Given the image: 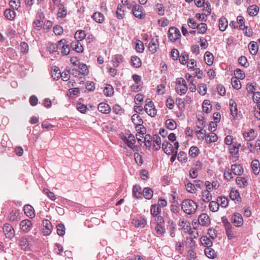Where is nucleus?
<instances>
[{"instance_id": "1", "label": "nucleus", "mask_w": 260, "mask_h": 260, "mask_svg": "<svg viewBox=\"0 0 260 260\" xmlns=\"http://www.w3.org/2000/svg\"><path fill=\"white\" fill-rule=\"evenodd\" d=\"M198 207L197 203L191 199H185L181 204L182 210L188 215L194 214Z\"/></svg>"}, {"instance_id": "2", "label": "nucleus", "mask_w": 260, "mask_h": 260, "mask_svg": "<svg viewBox=\"0 0 260 260\" xmlns=\"http://www.w3.org/2000/svg\"><path fill=\"white\" fill-rule=\"evenodd\" d=\"M144 109L146 112L151 117H154L156 115V110L154 106L153 103L150 99H146Z\"/></svg>"}, {"instance_id": "3", "label": "nucleus", "mask_w": 260, "mask_h": 260, "mask_svg": "<svg viewBox=\"0 0 260 260\" xmlns=\"http://www.w3.org/2000/svg\"><path fill=\"white\" fill-rule=\"evenodd\" d=\"M181 34L178 29L175 27H171L168 31V37L172 42L176 41L180 37Z\"/></svg>"}, {"instance_id": "4", "label": "nucleus", "mask_w": 260, "mask_h": 260, "mask_svg": "<svg viewBox=\"0 0 260 260\" xmlns=\"http://www.w3.org/2000/svg\"><path fill=\"white\" fill-rule=\"evenodd\" d=\"M143 7L139 5H135L132 7V12L134 15L139 19H143L145 14L143 12Z\"/></svg>"}, {"instance_id": "5", "label": "nucleus", "mask_w": 260, "mask_h": 260, "mask_svg": "<svg viewBox=\"0 0 260 260\" xmlns=\"http://www.w3.org/2000/svg\"><path fill=\"white\" fill-rule=\"evenodd\" d=\"M232 222L237 227H240L243 224L242 215L238 213H234L232 217Z\"/></svg>"}, {"instance_id": "6", "label": "nucleus", "mask_w": 260, "mask_h": 260, "mask_svg": "<svg viewBox=\"0 0 260 260\" xmlns=\"http://www.w3.org/2000/svg\"><path fill=\"white\" fill-rule=\"evenodd\" d=\"M3 231L6 237L12 239L14 237L15 231L12 226L9 224H5L3 228Z\"/></svg>"}, {"instance_id": "7", "label": "nucleus", "mask_w": 260, "mask_h": 260, "mask_svg": "<svg viewBox=\"0 0 260 260\" xmlns=\"http://www.w3.org/2000/svg\"><path fill=\"white\" fill-rule=\"evenodd\" d=\"M43 232L44 235L46 236L50 235L52 228L51 222L48 219L43 220Z\"/></svg>"}, {"instance_id": "8", "label": "nucleus", "mask_w": 260, "mask_h": 260, "mask_svg": "<svg viewBox=\"0 0 260 260\" xmlns=\"http://www.w3.org/2000/svg\"><path fill=\"white\" fill-rule=\"evenodd\" d=\"M66 40L64 39L61 40L59 41V48L61 49V52L63 55H67L69 54L70 49L68 45H65Z\"/></svg>"}, {"instance_id": "9", "label": "nucleus", "mask_w": 260, "mask_h": 260, "mask_svg": "<svg viewBox=\"0 0 260 260\" xmlns=\"http://www.w3.org/2000/svg\"><path fill=\"white\" fill-rule=\"evenodd\" d=\"M162 148L167 154H172L175 151L172 145L169 142H164L162 144Z\"/></svg>"}, {"instance_id": "10", "label": "nucleus", "mask_w": 260, "mask_h": 260, "mask_svg": "<svg viewBox=\"0 0 260 260\" xmlns=\"http://www.w3.org/2000/svg\"><path fill=\"white\" fill-rule=\"evenodd\" d=\"M24 214L30 218L35 216V211L33 207L29 205H26L23 208Z\"/></svg>"}, {"instance_id": "11", "label": "nucleus", "mask_w": 260, "mask_h": 260, "mask_svg": "<svg viewBox=\"0 0 260 260\" xmlns=\"http://www.w3.org/2000/svg\"><path fill=\"white\" fill-rule=\"evenodd\" d=\"M199 223L203 226H207L210 223L209 217L206 214H201L198 218Z\"/></svg>"}, {"instance_id": "12", "label": "nucleus", "mask_w": 260, "mask_h": 260, "mask_svg": "<svg viewBox=\"0 0 260 260\" xmlns=\"http://www.w3.org/2000/svg\"><path fill=\"white\" fill-rule=\"evenodd\" d=\"M31 224V222L29 219L23 220L20 223V228L22 231L27 232L30 230Z\"/></svg>"}, {"instance_id": "13", "label": "nucleus", "mask_w": 260, "mask_h": 260, "mask_svg": "<svg viewBox=\"0 0 260 260\" xmlns=\"http://www.w3.org/2000/svg\"><path fill=\"white\" fill-rule=\"evenodd\" d=\"M132 120L133 122L136 125V130L139 131V127H140V125H142L143 123L141 117L137 114H134L132 116Z\"/></svg>"}, {"instance_id": "14", "label": "nucleus", "mask_w": 260, "mask_h": 260, "mask_svg": "<svg viewBox=\"0 0 260 260\" xmlns=\"http://www.w3.org/2000/svg\"><path fill=\"white\" fill-rule=\"evenodd\" d=\"M159 43L158 40L153 38L149 44V50L152 53H154L156 52Z\"/></svg>"}, {"instance_id": "15", "label": "nucleus", "mask_w": 260, "mask_h": 260, "mask_svg": "<svg viewBox=\"0 0 260 260\" xmlns=\"http://www.w3.org/2000/svg\"><path fill=\"white\" fill-rule=\"evenodd\" d=\"M98 108L100 112L104 114H108L111 111L110 107L105 103H101Z\"/></svg>"}, {"instance_id": "16", "label": "nucleus", "mask_w": 260, "mask_h": 260, "mask_svg": "<svg viewBox=\"0 0 260 260\" xmlns=\"http://www.w3.org/2000/svg\"><path fill=\"white\" fill-rule=\"evenodd\" d=\"M71 47L77 52L80 53L83 51V47L80 43V41L76 40L71 44Z\"/></svg>"}, {"instance_id": "17", "label": "nucleus", "mask_w": 260, "mask_h": 260, "mask_svg": "<svg viewBox=\"0 0 260 260\" xmlns=\"http://www.w3.org/2000/svg\"><path fill=\"white\" fill-rule=\"evenodd\" d=\"M146 220L144 218L134 219L132 223L135 226L139 228H143L146 224Z\"/></svg>"}, {"instance_id": "18", "label": "nucleus", "mask_w": 260, "mask_h": 260, "mask_svg": "<svg viewBox=\"0 0 260 260\" xmlns=\"http://www.w3.org/2000/svg\"><path fill=\"white\" fill-rule=\"evenodd\" d=\"M229 105L230 108L231 114L233 117H235L238 114V109L237 104L233 99L230 100Z\"/></svg>"}, {"instance_id": "19", "label": "nucleus", "mask_w": 260, "mask_h": 260, "mask_svg": "<svg viewBox=\"0 0 260 260\" xmlns=\"http://www.w3.org/2000/svg\"><path fill=\"white\" fill-rule=\"evenodd\" d=\"M243 137L245 140L250 141L254 140L256 137V134L253 129H251L249 132H244Z\"/></svg>"}, {"instance_id": "20", "label": "nucleus", "mask_w": 260, "mask_h": 260, "mask_svg": "<svg viewBox=\"0 0 260 260\" xmlns=\"http://www.w3.org/2000/svg\"><path fill=\"white\" fill-rule=\"evenodd\" d=\"M5 17L8 20H14L16 17V13L13 9H7L4 12Z\"/></svg>"}, {"instance_id": "21", "label": "nucleus", "mask_w": 260, "mask_h": 260, "mask_svg": "<svg viewBox=\"0 0 260 260\" xmlns=\"http://www.w3.org/2000/svg\"><path fill=\"white\" fill-rule=\"evenodd\" d=\"M231 171L235 175H241L243 172V168L240 165H232Z\"/></svg>"}, {"instance_id": "22", "label": "nucleus", "mask_w": 260, "mask_h": 260, "mask_svg": "<svg viewBox=\"0 0 260 260\" xmlns=\"http://www.w3.org/2000/svg\"><path fill=\"white\" fill-rule=\"evenodd\" d=\"M153 147L156 150H158L160 148L161 140L160 138L158 135H154L153 137Z\"/></svg>"}, {"instance_id": "23", "label": "nucleus", "mask_w": 260, "mask_h": 260, "mask_svg": "<svg viewBox=\"0 0 260 260\" xmlns=\"http://www.w3.org/2000/svg\"><path fill=\"white\" fill-rule=\"evenodd\" d=\"M205 255L210 258H214L216 256V252L210 247H206L204 250Z\"/></svg>"}, {"instance_id": "24", "label": "nucleus", "mask_w": 260, "mask_h": 260, "mask_svg": "<svg viewBox=\"0 0 260 260\" xmlns=\"http://www.w3.org/2000/svg\"><path fill=\"white\" fill-rule=\"evenodd\" d=\"M228 25L227 19L225 17H221L219 20V28L221 31H224Z\"/></svg>"}, {"instance_id": "25", "label": "nucleus", "mask_w": 260, "mask_h": 260, "mask_svg": "<svg viewBox=\"0 0 260 260\" xmlns=\"http://www.w3.org/2000/svg\"><path fill=\"white\" fill-rule=\"evenodd\" d=\"M59 41L57 44L49 43L48 44L47 50L51 53L58 52V50L59 49Z\"/></svg>"}, {"instance_id": "26", "label": "nucleus", "mask_w": 260, "mask_h": 260, "mask_svg": "<svg viewBox=\"0 0 260 260\" xmlns=\"http://www.w3.org/2000/svg\"><path fill=\"white\" fill-rule=\"evenodd\" d=\"M258 47L257 43L254 41L251 42L249 44V49L251 54L256 55L257 53Z\"/></svg>"}, {"instance_id": "27", "label": "nucleus", "mask_w": 260, "mask_h": 260, "mask_svg": "<svg viewBox=\"0 0 260 260\" xmlns=\"http://www.w3.org/2000/svg\"><path fill=\"white\" fill-rule=\"evenodd\" d=\"M218 139L217 136L214 133H211L208 135H207L205 137V140L207 143H211L212 142H215L217 141Z\"/></svg>"}, {"instance_id": "28", "label": "nucleus", "mask_w": 260, "mask_h": 260, "mask_svg": "<svg viewBox=\"0 0 260 260\" xmlns=\"http://www.w3.org/2000/svg\"><path fill=\"white\" fill-rule=\"evenodd\" d=\"M259 11V7L256 5H252L248 8L247 11L251 16H254L257 15Z\"/></svg>"}, {"instance_id": "29", "label": "nucleus", "mask_w": 260, "mask_h": 260, "mask_svg": "<svg viewBox=\"0 0 260 260\" xmlns=\"http://www.w3.org/2000/svg\"><path fill=\"white\" fill-rule=\"evenodd\" d=\"M213 55L209 51L206 52L204 55V59L208 65L211 66L213 64Z\"/></svg>"}, {"instance_id": "30", "label": "nucleus", "mask_w": 260, "mask_h": 260, "mask_svg": "<svg viewBox=\"0 0 260 260\" xmlns=\"http://www.w3.org/2000/svg\"><path fill=\"white\" fill-rule=\"evenodd\" d=\"M93 19L100 23H102L105 19L104 15L100 12H95L92 15Z\"/></svg>"}, {"instance_id": "31", "label": "nucleus", "mask_w": 260, "mask_h": 260, "mask_svg": "<svg viewBox=\"0 0 260 260\" xmlns=\"http://www.w3.org/2000/svg\"><path fill=\"white\" fill-rule=\"evenodd\" d=\"M211 199L212 194L210 193V191L205 190L202 191V200L204 202H209L211 200Z\"/></svg>"}, {"instance_id": "32", "label": "nucleus", "mask_w": 260, "mask_h": 260, "mask_svg": "<svg viewBox=\"0 0 260 260\" xmlns=\"http://www.w3.org/2000/svg\"><path fill=\"white\" fill-rule=\"evenodd\" d=\"M202 244L205 247H211L212 245V241L207 236H202L201 238Z\"/></svg>"}, {"instance_id": "33", "label": "nucleus", "mask_w": 260, "mask_h": 260, "mask_svg": "<svg viewBox=\"0 0 260 260\" xmlns=\"http://www.w3.org/2000/svg\"><path fill=\"white\" fill-rule=\"evenodd\" d=\"M131 61L132 65L135 68H139L142 65L141 60L138 56H132Z\"/></svg>"}, {"instance_id": "34", "label": "nucleus", "mask_w": 260, "mask_h": 260, "mask_svg": "<svg viewBox=\"0 0 260 260\" xmlns=\"http://www.w3.org/2000/svg\"><path fill=\"white\" fill-rule=\"evenodd\" d=\"M186 189L188 192L190 193H195L196 188L194 184L191 183L188 180L185 182Z\"/></svg>"}, {"instance_id": "35", "label": "nucleus", "mask_w": 260, "mask_h": 260, "mask_svg": "<svg viewBox=\"0 0 260 260\" xmlns=\"http://www.w3.org/2000/svg\"><path fill=\"white\" fill-rule=\"evenodd\" d=\"M153 190L148 187H145L143 189V194L145 199L150 200L153 196Z\"/></svg>"}, {"instance_id": "36", "label": "nucleus", "mask_w": 260, "mask_h": 260, "mask_svg": "<svg viewBox=\"0 0 260 260\" xmlns=\"http://www.w3.org/2000/svg\"><path fill=\"white\" fill-rule=\"evenodd\" d=\"M85 37L86 34L85 31L82 30L77 31L75 34V39L78 41L83 40Z\"/></svg>"}, {"instance_id": "37", "label": "nucleus", "mask_w": 260, "mask_h": 260, "mask_svg": "<svg viewBox=\"0 0 260 260\" xmlns=\"http://www.w3.org/2000/svg\"><path fill=\"white\" fill-rule=\"evenodd\" d=\"M217 201L219 204V206H220L222 207L225 208L228 206V200L224 197H219L217 199Z\"/></svg>"}, {"instance_id": "38", "label": "nucleus", "mask_w": 260, "mask_h": 260, "mask_svg": "<svg viewBox=\"0 0 260 260\" xmlns=\"http://www.w3.org/2000/svg\"><path fill=\"white\" fill-rule=\"evenodd\" d=\"M236 182L240 187H244L247 185V182L246 179L242 177H237Z\"/></svg>"}, {"instance_id": "39", "label": "nucleus", "mask_w": 260, "mask_h": 260, "mask_svg": "<svg viewBox=\"0 0 260 260\" xmlns=\"http://www.w3.org/2000/svg\"><path fill=\"white\" fill-rule=\"evenodd\" d=\"M141 187L137 185H135L133 187V192L134 196L137 199L141 197Z\"/></svg>"}, {"instance_id": "40", "label": "nucleus", "mask_w": 260, "mask_h": 260, "mask_svg": "<svg viewBox=\"0 0 260 260\" xmlns=\"http://www.w3.org/2000/svg\"><path fill=\"white\" fill-rule=\"evenodd\" d=\"M123 6L121 5H118L116 11V16L119 19H122L124 16V11L122 10Z\"/></svg>"}, {"instance_id": "41", "label": "nucleus", "mask_w": 260, "mask_h": 260, "mask_svg": "<svg viewBox=\"0 0 260 260\" xmlns=\"http://www.w3.org/2000/svg\"><path fill=\"white\" fill-rule=\"evenodd\" d=\"M166 124L167 128L170 130H173L176 128V123L173 119H167L166 121Z\"/></svg>"}, {"instance_id": "42", "label": "nucleus", "mask_w": 260, "mask_h": 260, "mask_svg": "<svg viewBox=\"0 0 260 260\" xmlns=\"http://www.w3.org/2000/svg\"><path fill=\"white\" fill-rule=\"evenodd\" d=\"M124 141L129 147H131V146L134 145L136 142L135 137L132 135H130L127 138L125 137Z\"/></svg>"}, {"instance_id": "43", "label": "nucleus", "mask_w": 260, "mask_h": 260, "mask_svg": "<svg viewBox=\"0 0 260 260\" xmlns=\"http://www.w3.org/2000/svg\"><path fill=\"white\" fill-rule=\"evenodd\" d=\"M237 78L233 77L231 79V83L233 87L236 89H239L241 88V84L240 81Z\"/></svg>"}, {"instance_id": "44", "label": "nucleus", "mask_w": 260, "mask_h": 260, "mask_svg": "<svg viewBox=\"0 0 260 260\" xmlns=\"http://www.w3.org/2000/svg\"><path fill=\"white\" fill-rule=\"evenodd\" d=\"M217 201H211L209 205L210 210L212 212H216L219 209V204Z\"/></svg>"}, {"instance_id": "45", "label": "nucleus", "mask_w": 260, "mask_h": 260, "mask_svg": "<svg viewBox=\"0 0 260 260\" xmlns=\"http://www.w3.org/2000/svg\"><path fill=\"white\" fill-rule=\"evenodd\" d=\"M188 55L186 52H183L181 54V56H179V60L182 64H185L188 60Z\"/></svg>"}, {"instance_id": "46", "label": "nucleus", "mask_w": 260, "mask_h": 260, "mask_svg": "<svg viewBox=\"0 0 260 260\" xmlns=\"http://www.w3.org/2000/svg\"><path fill=\"white\" fill-rule=\"evenodd\" d=\"M123 60V57L121 55H116L113 59V65L115 67H117L119 64Z\"/></svg>"}, {"instance_id": "47", "label": "nucleus", "mask_w": 260, "mask_h": 260, "mask_svg": "<svg viewBox=\"0 0 260 260\" xmlns=\"http://www.w3.org/2000/svg\"><path fill=\"white\" fill-rule=\"evenodd\" d=\"M57 233L59 236H62L65 234V226L62 223H59L56 226Z\"/></svg>"}, {"instance_id": "48", "label": "nucleus", "mask_w": 260, "mask_h": 260, "mask_svg": "<svg viewBox=\"0 0 260 260\" xmlns=\"http://www.w3.org/2000/svg\"><path fill=\"white\" fill-rule=\"evenodd\" d=\"M210 101L209 100H204L203 103V111H205L207 113H209L210 112L211 110V106L210 107H208V106H210Z\"/></svg>"}, {"instance_id": "49", "label": "nucleus", "mask_w": 260, "mask_h": 260, "mask_svg": "<svg viewBox=\"0 0 260 260\" xmlns=\"http://www.w3.org/2000/svg\"><path fill=\"white\" fill-rule=\"evenodd\" d=\"M234 74L236 75L235 78H237V79L242 80L245 78V75L244 73L239 69H237L235 70Z\"/></svg>"}, {"instance_id": "50", "label": "nucleus", "mask_w": 260, "mask_h": 260, "mask_svg": "<svg viewBox=\"0 0 260 260\" xmlns=\"http://www.w3.org/2000/svg\"><path fill=\"white\" fill-rule=\"evenodd\" d=\"M197 29L199 33L205 34L207 30V25L206 23H201L198 25Z\"/></svg>"}, {"instance_id": "51", "label": "nucleus", "mask_w": 260, "mask_h": 260, "mask_svg": "<svg viewBox=\"0 0 260 260\" xmlns=\"http://www.w3.org/2000/svg\"><path fill=\"white\" fill-rule=\"evenodd\" d=\"M160 208L156 205H152L151 207V214L153 216H156L160 211Z\"/></svg>"}, {"instance_id": "52", "label": "nucleus", "mask_w": 260, "mask_h": 260, "mask_svg": "<svg viewBox=\"0 0 260 260\" xmlns=\"http://www.w3.org/2000/svg\"><path fill=\"white\" fill-rule=\"evenodd\" d=\"M199 149L197 147L192 146L190 147L189 154L192 157H196L199 154Z\"/></svg>"}, {"instance_id": "53", "label": "nucleus", "mask_w": 260, "mask_h": 260, "mask_svg": "<svg viewBox=\"0 0 260 260\" xmlns=\"http://www.w3.org/2000/svg\"><path fill=\"white\" fill-rule=\"evenodd\" d=\"M19 246L24 250H26L28 249L29 244L26 238H23L21 239Z\"/></svg>"}, {"instance_id": "54", "label": "nucleus", "mask_w": 260, "mask_h": 260, "mask_svg": "<svg viewBox=\"0 0 260 260\" xmlns=\"http://www.w3.org/2000/svg\"><path fill=\"white\" fill-rule=\"evenodd\" d=\"M104 92L107 96H111L114 93L113 87L110 85H108L104 88Z\"/></svg>"}, {"instance_id": "55", "label": "nucleus", "mask_w": 260, "mask_h": 260, "mask_svg": "<svg viewBox=\"0 0 260 260\" xmlns=\"http://www.w3.org/2000/svg\"><path fill=\"white\" fill-rule=\"evenodd\" d=\"M230 197L232 200L239 201L240 199V196L239 192L237 190H232L230 193Z\"/></svg>"}, {"instance_id": "56", "label": "nucleus", "mask_w": 260, "mask_h": 260, "mask_svg": "<svg viewBox=\"0 0 260 260\" xmlns=\"http://www.w3.org/2000/svg\"><path fill=\"white\" fill-rule=\"evenodd\" d=\"M188 87L186 84H184L182 85V86H180V88H179V87H177L176 88V92L179 94H185L187 90Z\"/></svg>"}, {"instance_id": "57", "label": "nucleus", "mask_w": 260, "mask_h": 260, "mask_svg": "<svg viewBox=\"0 0 260 260\" xmlns=\"http://www.w3.org/2000/svg\"><path fill=\"white\" fill-rule=\"evenodd\" d=\"M234 229L233 226H231L230 228L225 229L226 235L229 239H232L235 237V233L233 230Z\"/></svg>"}, {"instance_id": "58", "label": "nucleus", "mask_w": 260, "mask_h": 260, "mask_svg": "<svg viewBox=\"0 0 260 260\" xmlns=\"http://www.w3.org/2000/svg\"><path fill=\"white\" fill-rule=\"evenodd\" d=\"M259 162L257 160H254L251 162V167L255 174H258Z\"/></svg>"}, {"instance_id": "59", "label": "nucleus", "mask_w": 260, "mask_h": 260, "mask_svg": "<svg viewBox=\"0 0 260 260\" xmlns=\"http://www.w3.org/2000/svg\"><path fill=\"white\" fill-rule=\"evenodd\" d=\"M198 92L202 95H205L207 91V87L204 83H201L199 85Z\"/></svg>"}, {"instance_id": "60", "label": "nucleus", "mask_w": 260, "mask_h": 260, "mask_svg": "<svg viewBox=\"0 0 260 260\" xmlns=\"http://www.w3.org/2000/svg\"><path fill=\"white\" fill-rule=\"evenodd\" d=\"M58 16L59 17H60V18H63L64 17L66 16L67 15V10L62 5H61L59 9V11L58 12Z\"/></svg>"}, {"instance_id": "61", "label": "nucleus", "mask_w": 260, "mask_h": 260, "mask_svg": "<svg viewBox=\"0 0 260 260\" xmlns=\"http://www.w3.org/2000/svg\"><path fill=\"white\" fill-rule=\"evenodd\" d=\"M136 49L138 52L140 53L143 52L144 50L143 43L142 41L138 40L136 42Z\"/></svg>"}, {"instance_id": "62", "label": "nucleus", "mask_w": 260, "mask_h": 260, "mask_svg": "<svg viewBox=\"0 0 260 260\" xmlns=\"http://www.w3.org/2000/svg\"><path fill=\"white\" fill-rule=\"evenodd\" d=\"M178 160L181 162H185L187 160L186 154L183 151H180L177 157Z\"/></svg>"}, {"instance_id": "63", "label": "nucleus", "mask_w": 260, "mask_h": 260, "mask_svg": "<svg viewBox=\"0 0 260 260\" xmlns=\"http://www.w3.org/2000/svg\"><path fill=\"white\" fill-rule=\"evenodd\" d=\"M43 192L45 194H46L49 199L52 200V201H54L56 199L55 194L53 192H51L49 189L47 188H44L43 189Z\"/></svg>"}, {"instance_id": "64", "label": "nucleus", "mask_w": 260, "mask_h": 260, "mask_svg": "<svg viewBox=\"0 0 260 260\" xmlns=\"http://www.w3.org/2000/svg\"><path fill=\"white\" fill-rule=\"evenodd\" d=\"M238 62L240 64L244 67H247L248 66V63L245 56H242L240 57L238 59Z\"/></svg>"}]
</instances>
